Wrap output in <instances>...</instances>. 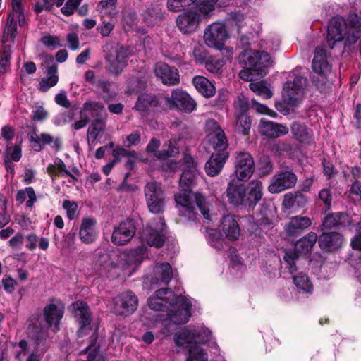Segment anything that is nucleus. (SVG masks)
Listing matches in <instances>:
<instances>
[{"mask_svg":"<svg viewBox=\"0 0 361 361\" xmlns=\"http://www.w3.org/2000/svg\"><path fill=\"white\" fill-rule=\"evenodd\" d=\"M28 138L30 142L31 147L37 152H39L42 149V143L51 144L53 141V137L47 133H42L39 136L35 130L28 133Z\"/></svg>","mask_w":361,"mask_h":361,"instance_id":"nucleus-46","label":"nucleus"},{"mask_svg":"<svg viewBox=\"0 0 361 361\" xmlns=\"http://www.w3.org/2000/svg\"><path fill=\"white\" fill-rule=\"evenodd\" d=\"M99 235L97 221L94 218L84 217L81 220L79 228V238L85 244L94 243Z\"/></svg>","mask_w":361,"mask_h":361,"instance_id":"nucleus-27","label":"nucleus"},{"mask_svg":"<svg viewBox=\"0 0 361 361\" xmlns=\"http://www.w3.org/2000/svg\"><path fill=\"white\" fill-rule=\"evenodd\" d=\"M155 75L167 85H174L179 82V73L177 68L170 67L164 63H157L154 68Z\"/></svg>","mask_w":361,"mask_h":361,"instance_id":"nucleus-31","label":"nucleus"},{"mask_svg":"<svg viewBox=\"0 0 361 361\" xmlns=\"http://www.w3.org/2000/svg\"><path fill=\"white\" fill-rule=\"evenodd\" d=\"M11 55V48L8 45H5L0 55V75L6 73Z\"/></svg>","mask_w":361,"mask_h":361,"instance_id":"nucleus-53","label":"nucleus"},{"mask_svg":"<svg viewBox=\"0 0 361 361\" xmlns=\"http://www.w3.org/2000/svg\"><path fill=\"white\" fill-rule=\"evenodd\" d=\"M130 54L129 48L118 47L106 56V59L110 72L115 75L121 73L127 65Z\"/></svg>","mask_w":361,"mask_h":361,"instance_id":"nucleus-24","label":"nucleus"},{"mask_svg":"<svg viewBox=\"0 0 361 361\" xmlns=\"http://www.w3.org/2000/svg\"><path fill=\"white\" fill-rule=\"evenodd\" d=\"M350 222V217L344 213H335L328 215L323 221L325 228H331L336 226H346Z\"/></svg>","mask_w":361,"mask_h":361,"instance_id":"nucleus-42","label":"nucleus"},{"mask_svg":"<svg viewBox=\"0 0 361 361\" xmlns=\"http://www.w3.org/2000/svg\"><path fill=\"white\" fill-rule=\"evenodd\" d=\"M74 316L80 324L78 335L80 337L90 334L92 341L96 340V332L90 326L91 314L87 304L82 301H76L72 305Z\"/></svg>","mask_w":361,"mask_h":361,"instance_id":"nucleus-19","label":"nucleus"},{"mask_svg":"<svg viewBox=\"0 0 361 361\" xmlns=\"http://www.w3.org/2000/svg\"><path fill=\"white\" fill-rule=\"evenodd\" d=\"M13 11L9 13L5 28L3 32L1 42L3 44L12 40L16 35L17 23L20 25V16L23 13L21 8V0H12Z\"/></svg>","mask_w":361,"mask_h":361,"instance_id":"nucleus-21","label":"nucleus"},{"mask_svg":"<svg viewBox=\"0 0 361 361\" xmlns=\"http://www.w3.org/2000/svg\"><path fill=\"white\" fill-rule=\"evenodd\" d=\"M159 102L156 96L152 94H142L138 98L134 109L141 114L148 113L157 107Z\"/></svg>","mask_w":361,"mask_h":361,"instance_id":"nucleus-35","label":"nucleus"},{"mask_svg":"<svg viewBox=\"0 0 361 361\" xmlns=\"http://www.w3.org/2000/svg\"><path fill=\"white\" fill-rule=\"evenodd\" d=\"M235 129L240 133L246 135L250 129V119L247 114H236Z\"/></svg>","mask_w":361,"mask_h":361,"instance_id":"nucleus-51","label":"nucleus"},{"mask_svg":"<svg viewBox=\"0 0 361 361\" xmlns=\"http://www.w3.org/2000/svg\"><path fill=\"white\" fill-rule=\"evenodd\" d=\"M166 105L171 109H178L185 113H191L197 108V103L188 94L181 89H175L171 96L165 99Z\"/></svg>","mask_w":361,"mask_h":361,"instance_id":"nucleus-18","label":"nucleus"},{"mask_svg":"<svg viewBox=\"0 0 361 361\" xmlns=\"http://www.w3.org/2000/svg\"><path fill=\"white\" fill-rule=\"evenodd\" d=\"M32 109V119L35 122H42L48 118L49 113L42 102H35Z\"/></svg>","mask_w":361,"mask_h":361,"instance_id":"nucleus-50","label":"nucleus"},{"mask_svg":"<svg viewBox=\"0 0 361 361\" xmlns=\"http://www.w3.org/2000/svg\"><path fill=\"white\" fill-rule=\"evenodd\" d=\"M136 232L133 220L127 219L114 227L111 240L116 245H124L129 243Z\"/></svg>","mask_w":361,"mask_h":361,"instance_id":"nucleus-22","label":"nucleus"},{"mask_svg":"<svg viewBox=\"0 0 361 361\" xmlns=\"http://www.w3.org/2000/svg\"><path fill=\"white\" fill-rule=\"evenodd\" d=\"M317 240V235L314 232H310L295 243L294 250L286 252L283 259L287 263L290 274H293L296 271V264H298L300 257L311 252Z\"/></svg>","mask_w":361,"mask_h":361,"instance_id":"nucleus-12","label":"nucleus"},{"mask_svg":"<svg viewBox=\"0 0 361 361\" xmlns=\"http://www.w3.org/2000/svg\"><path fill=\"white\" fill-rule=\"evenodd\" d=\"M238 61L245 67L240 71L239 76L245 81H252L255 75L264 77L273 63L268 53L250 49L243 50L239 54Z\"/></svg>","mask_w":361,"mask_h":361,"instance_id":"nucleus-5","label":"nucleus"},{"mask_svg":"<svg viewBox=\"0 0 361 361\" xmlns=\"http://www.w3.org/2000/svg\"><path fill=\"white\" fill-rule=\"evenodd\" d=\"M207 139L211 144L216 154H213L205 164V171L209 176H217L222 170L229 157L226 151L228 140L224 130L214 120L206 123Z\"/></svg>","mask_w":361,"mask_h":361,"instance_id":"nucleus-4","label":"nucleus"},{"mask_svg":"<svg viewBox=\"0 0 361 361\" xmlns=\"http://www.w3.org/2000/svg\"><path fill=\"white\" fill-rule=\"evenodd\" d=\"M115 27L114 21H102L100 25L98 27V30L103 37H109Z\"/></svg>","mask_w":361,"mask_h":361,"instance_id":"nucleus-62","label":"nucleus"},{"mask_svg":"<svg viewBox=\"0 0 361 361\" xmlns=\"http://www.w3.org/2000/svg\"><path fill=\"white\" fill-rule=\"evenodd\" d=\"M312 224L311 219L307 216H293L285 225L284 229L289 236H297L304 232Z\"/></svg>","mask_w":361,"mask_h":361,"instance_id":"nucleus-32","label":"nucleus"},{"mask_svg":"<svg viewBox=\"0 0 361 361\" xmlns=\"http://www.w3.org/2000/svg\"><path fill=\"white\" fill-rule=\"evenodd\" d=\"M86 353H88L87 360H78V361H105L103 357L98 354L97 348L92 344L89 345Z\"/></svg>","mask_w":361,"mask_h":361,"instance_id":"nucleus-61","label":"nucleus"},{"mask_svg":"<svg viewBox=\"0 0 361 361\" xmlns=\"http://www.w3.org/2000/svg\"><path fill=\"white\" fill-rule=\"evenodd\" d=\"M147 248L142 245L135 249L125 250L119 254L118 262L114 268L122 270L125 274L130 275L141 264L145 259L148 257ZM99 264L104 268L109 271L113 268L112 263L108 255H102L99 259Z\"/></svg>","mask_w":361,"mask_h":361,"instance_id":"nucleus-9","label":"nucleus"},{"mask_svg":"<svg viewBox=\"0 0 361 361\" xmlns=\"http://www.w3.org/2000/svg\"><path fill=\"white\" fill-rule=\"evenodd\" d=\"M106 118H96L87 130V140L89 144H94L99 134L104 130Z\"/></svg>","mask_w":361,"mask_h":361,"instance_id":"nucleus-43","label":"nucleus"},{"mask_svg":"<svg viewBox=\"0 0 361 361\" xmlns=\"http://www.w3.org/2000/svg\"><path fill=\"white\" fill-rule=\"evenodd\" d=\"M221 229L230 240H235L240 235L239 226L233 216H224L221 221Z\"/></svg>","mask_w":361,"mask_h":361,"instance_id":"nucleus-37","label":"nucleus"},{"mask_svg":"<svg viewBox=\"0 0 361 361\" xmlns=\"http://www.w3.org/2000/svg\"><path fill=\"white\" fill-rule=\"evenodd\" d=\"M145 195L149 210L153 214H159L164 210L166 198L159 183H148L145 188Z\"/></svg>","mask_w":361,"mask_h":361,"instance_id":"nucleus-16","label":"nucleus"},{"mask_svg":"<svg viewBox=\"0 0 361 361\" xmlns=\"http://www.w3.org/2000/svg\"><path fill=\"white\" fill-rule=\"evenodd\" d=\"M293 137L300 142L310 145L314 142L313 131L306 126L293 122L290 126Z\"/></svg>","mask_w":361,"mask_h":361,"instance_id":"nucleus-34","label":"nucleus"},{"mask_svg":"<svg viewBox=\"0 0 361 361\" xmlns=\"http://www.w3.org/2000/svg\"><path fill=\"white\" fill-rule=\"evenodd\" d=\"M343 237L338 233H324L319 238V245L322 250L327 252L338 249L343 243Z\"/></svg>","mask_w":361,"mask_h":361,"instance_id":"nucleus-33","label":"nucleus"},{"mask_svg":"<svg viewBox=\"0 0 361 361\" xmlns=\"http://www.w3.org/2000/svg\"><path fill=\"white\" fill-rule=\"evenodd\" d=\"M218 0H193L192 7L179 15L176 20L177 26L183 33L195 31L200 23L209 18L215 10Z\"/></svg>","mask_w":361,"mask_h":361,"instance_id":"nucleus-6","label":"nucleus"},{"mask_svg":"<svg viewBox=\"0 0 361 361\" xmlns=\"http://www.w3.org/2000/svg\"><path fill=\"white\" fill-rule=\"evenodd\" d=\"M193 0H168L167 8L173 12H178L190 4L192 5Z\"/></svg>","mask_w":361,"mask_h":361,"instance_id":"nucleus-55","label":"nucleus"},{"mask_svg":"<svg viewBox=\"0 0 361 361\" xmlns=\"http://www.w3.org/2000/svg\"><path fill=\"white\" fill-rule=\"evenodd\" d=\"M173 276L172 268L169 263H157L152 271L145 276L144 286L146 288H152V286L168 285Z\"/></svg>","mask_w":361,"mask_h":361,"instance_id":"nucleus-17","label":"nucleus"},{"mask_svg":"<svg viewBox=\"0 0 361 361\" xmlns=\"http://www.w3.org/2000/svg\"><path fill=\"white\" fill-rule=\"evenodd\" d=\"M206 238L208 243L214 249L221 250L224 248V240L218 230L207 228L206 229Z\"/></svg>","mask_w":361,"mask_h":361,"instance_id":"nucleus-48","label":"nucleus"},{"mask_svg":"<svg viewBox=\"0 0 361 361\" xmlns=\"http://www.w3.org/2000/svg\"><path fill=\"white\" fill-rule=\"evenodd\" d=\"M205 44L214 49H222L226 41L229 38L226 25L221 22H214L209 25L204 32Z\"/></svg>","mask_w":361,"mask_h":361,"instance_id":"nucleus-15","label":"nucleus"},{"mask_svg":"<svg viewBox=\"0 0 361 361\" xmlns=\"http://www.w3.org/2000/svg\"><path fill=\"white\" fill-rule=\"evenodd\" d=\"M7 201L5 197L0 194V228L6 226L10 221V217L6 214Z\"/></svg>","mask_w":361,"mask_h":361,"instance_id":"nucleus-57","label":"nucleus"},{"mask_svg":"<svg viewBox=\"0 0 361 361\" xmlns=\"http://www.w3.org/2000/svg\"><path fill=\"white\" fill-rule=\"evenodd\" d=\"M226 59L219 55L209 56L204 64L205 68L214 75H220L223 73L226 65Z\"/></svg>","mask_w":361,"mask_h":361,"instance_id":"nucleus-41","label":"nucleus"},{"mask_svg":"<svg viewBox=\"0 0 361 361\" xmlns=\"http://www.w3.org/2000/svg\"><path fill=\"white\" fill-rule=\"evenodd\" d=\"M64 307L60 303L49 304L44 308V317L50 328L54 331H59V325L63 316Z\"/></svg>","mask_w":361,"mask_h":361,"instance_id":"nucleus-29","label":"nucleus"},{"mask_svg":"<svg viewBox=\"0 0 361 361\" xmlns=\"http://www.w3.org/2000/svg\"><path fill=\"white\" fill-rule=\"evenodd\" d=\"M235 115L247 114L248 108V99L243 94L239 95L234 102Z\"/></svg>","mask_w":361,"mask_h":361,"instance_id":"nucleus-52","label":"nucleus"},{"mask_svg":"<svg viewBox=\"0 0 361 361\" xmlns=\"http://www.w3.org/2000/svg\"><path fill=\"white\" fill-rule=\"evenodd\" d=\"M95 86L100 89V94L105 102H109L116 98V93L111 90V85L109 82L97 79Z\"/></svg>","mask_w":361,"mask_h":361,"instance_id":"nucleus-49","label":"nucleus"},{"mask_svg":"<svg viewBox=\"0 0 361 361\" xmlns=\"http://www.w3.org/2000/svg\"><path fill=\"white\" fill-rule=\"evenodd\" d=\"M297 271L298 268L296 267V271H294L293 274H291L293 275V283L296 288L300 291L305 293H312L314 288L309 276L303 271Z\"/></svg>","mask_w":361,"mask_h":361,"instance_id":"nucleus-39","label":"nucleus"},{"mask_svg":"<svg viewBox=\"0 0 361 361\" xmlns=\"http://www.w3.org/2000/svg\"><path fill=\"white\" fill-rule=\"evenodd\" d=\"M47 172L53 179L62 174H66L73 180H76V178L66 169L64 162L61 159H56L54 164L47 167Z\"/></svg>","mask_w":361,"mask_h":361,"instance_id":"nucleus-47","label":"nucleus"},{"mask_svg":"<svg viewBox=\"0 0 361 361\" xmlns=\"http://www.w3.org/2000/svg\"><path fill=\"white\" fill-rule=\"evenodd\" d=\"M63 208L66 211L67 217L70 220H73L78 216V207L75 202L66 200L63 202Z\"/></svg>","mask_w":361,"mask_h":361,"instance_id":"nucleus-54","label":"nucleus"},{"mask_svg":"<svg viewBox=\"0 0 361 361\" xmlns=\"http://www.w3.org/2000/svg\"><path fill=\"white\" fill-rule=\"evenodd\" d=\"M250 89L257 96L264 99H269L273 96L271 86L266 81L251 82Z\"/></svg>","mask_w":361,"mask_h":361,"instance_id":"nucleus-45","label":"nucleus"},{"mask_svg":"<svg viewBox=\"0 0 361 361\" xmlns=\"http://www.w3.org/2000/svg\"><path fill=\"white\" fill-rule=\"evenodd\" d=\"M235 174L238 180L247 181L255 171V162L248 152H240L235 158Z\"/></svg>","mask_w":361,"mask_h":361,"instance_id":"nucleus-20","label":"nucleus"},{"mask_svg":"<svg viewBox=\"0 0 361 361\" xmlns=\"http://www.w3.org/2000/svg\"><path fill=\"white\" fill-rule=\"evenodd\" d=\"M26 200V207L32 208L37 201L36 194L32 187H27L24 190V200Z\"/></svg>","mask_w":361,"mask_h":361,"instance_id":"nucleus-63","label":"nucleus"},{"mask_svg":"<svg viewBox=\"0 0 361 361\" xmlns=\"http://www.w3.org/2000/svg\"><path fill=\"white\" fill-rule=\"evenodd\" d=\"M28 334L33 341L34 347L26 358V361H40L47 347V328L42 326L39 319L37 318L32 320L29 324Z\"/></svg>","mask_w":361,"mask_h":361,"instance_id":"nucleus-11","label":"nucleus"},{"mask_svg":"<svg viewBox=\"0 0 361 361\" xmlns=\"http://www.w3.org/2000/svg\"><path fill=\"white\" fill-rule=\"evenodd\" d=\"M181 166L183 173L180 178V189L175 195L179 215L187 221H195L197 216L195 203L205 219L213 220L214 214L210 213V203L201 194L192 192V188L200 175L197 164L190 155L185 154Z\"/></svg>","mask_w":361,"mask_h":361,"instance_id":"nucleus-1","label":"nucleus"},{"mask_svg":"<svg viewBox=\"0 0 361 361\" xmlns=\"http://www.w3.org/2000/svg\"><path fill=\"white\" fill-rule=\"evenodd\" d=\"M212 338L210 330L203 325L183 328L174 335L176 346L188 350L187 361H207L204 350L197 345L209 342Z\"/></svg>","mask_w":361,"mask_h":361,"instance_id":"nucleus-2","label":"nucleus"},{"mask_svg":"<svg viewBox=\"0 0 361 361\" xmlns=\"http://www.w3.org/2000/svg\"><path fill=\"white\" fill-rule=\"evenodd\" d=\"M82 112L90 115L94 119L96 118H106V112L103 104L95 101L86 102L81 109Z\"/></svg>","mask_w":361,"mask_h":361,"instance_id":"nucleus-40","label":"nucleus"},{"mask_svg":"<svg viewBox=\"0 0 361 361\" xmlns=\"http://www.w3.org/2000/svg\"><path fill=\"white\" fill-rule=\"evenodd\" d=\"M176 296L168 288H161L149 298L148 305L152 310L161 312V314H165L167 307H169V302H172L173 298Z\"/></svg>","mask_w":361,"mask_h":361,"instance_id":"nucleus-26","label":"nucleus"},{"mask_svg":"<svg viewBox=\"0 0 361 361\" xmlns=\"http://www.w3.org/2000/svg\"><path fill=\"white\" fill-rule=\"evenodd\" d=\"M113 310L117 314L129 315L135 312L137 307V298L132 292L122 293L114 300Z\"/></svg>","mask_w":361,"mask_h":361,"instance_id":"nucleus-23","label":"nucleus"},{"mask_svg":"<svg viewBox=\"0 0 361 361\" xmlns=\"http://www.w3.org/2000/svg\"><path fill=\"white\" fill-rule=\"evenodd\" d=\"M165 223L162 218L151 220L143 228L140 238L150 247H161L165 241Z\"/></svg>","mask_w":361,"mask_h":361,"instance_id":"nucleus-13","label":"nucleus"},{"mask_svg":"<svg viewBox=\"0 0 361 361\" xmlns=\"http://www.w3.org/2000/svg\"><path fill=\"white\" fill-rule=\"evenodd\" d=\"M74 118L75 112L73 110H68L56 116L54 123L57 126L63 125L73 121Z\"/></svg>","mask_w":361,"mask_h":361,"instance_id":"nucleus-58","label":"nucleus"},{"mask_svg":"<svg viewBox=\"0 0 361 361\" xmlns=\"http://www.w3.org/2000/svg\"><path fill=\"white\" fill-rule=\"evenodd\" d=\"M283 205L286 209L296 208V192H288L283 197Z\"/></svg>","mask_w":361,"mask_h":361,"instance_id":"nucleus-64","label":"nucleus"},{"mask_svg":"<svg viewBox=\"0 0 361 361\" xmlns=\"http://www.w3.org/2000/svg\"><path fill=\"white\" fill-rule=\"evenodd\" d=\"M41 42L44 46L52 49H55L61 46L60 39L56 36H52L50 35H45L42 37Z\"/></svg>","mask_w":361,"mask_h":361,"instance_id":"nucleus-59","label":"nucleus"},{"mask_svg":"<svg viewBox=\"0 0 361 361\" xmlns=\"http://www.w3.org/2000/svg\"><path fill=\"white\" fill-rule=\"evenodd\" d=\"M297 181L296 176L290 171H281L276 174L268 187L271 193H279L286 189L293 188Z\"/></svg>","mask_w":361,"mask_h":361,"instance_id":"nucleus-25","label":"nucleus"},{"mask_svg":"<svg viewBox=\"0 0 361 361\" xmlns=\"http://www.w3.org/2000/svg\"><path fill=\"white\" fill-rule=\"evenodd\" d=\"M302 68L288 73V80L283 85V99L290 106H295L304 97L307 79L301 73Z\"/></svg>","mask_w":361,"mask_h":361,"instance_id":"nucleus-10","label":"nucleus"},{"mask_svg":"<svg viewBox=\"0 0 361 361\" xmlns=\"http://www.w3.org/2000/svg\"><path fill=\"white\" fill-rule=\"evenodd\" d=\"M117 0H102L97 6V11L99 13L101 18H114L118 11L116 9Z\"/></svg>","mask_w":361,"mask_h":361,"instance_id":"nucleus-44","label":"nucleus"},{"mask_svg":"<svg viewBox=\"0 0 361 361\" xmlns=\"http://www.w3.org/2000/svg\"><path fill=\"white\" fill-rule=\"evenodd\" d=\"M226 195L228 202L233 205H255L263 195L262 183L252 180L246 186L238 180L232 179L228 183Z\"/></svg>","mask_w":361,"mask_h":361,"instance_id":"nucleus-7","label":"nucleus"},{"mask_svg":"<svg viewBox=\"0 0 361 361\" xmlns=\"http://www.w3.org/2000/svg\"><path fill=\"white\" fill-rule=\"evenodd\" d=\"M59 82L58 68L56 65H51L46 71V75L39 82V90L46 92L56 85Z\"/></svg>","mask_w":361,"mask_h":361,"instance_id":"nucleus-38","label":"nucleus"},{"mask_svg":"<svg viewBox=\"0 0 361 361\" xmlns=\"http://www.w3.org/2000/svg\"><path fill=\"white\" fill-rule=\"evenodd\" d=\"M192 306L191 298L185 295H176L173 298V301L169 302L165 314L159 315L164 326L161 333L168 336L173 330V324L187 323L191 317Z\"/></svg>","mask_w":361,"mask_h":361,"instance_id":"nucleus-8","label":"nucleus"},{"mask_svg":"<svg viewBox=\"0 0 361 361\" xmlns=\"http://www.w3.org/2000/svg\"><path fill=\"white\" fill-rule=\"evenodd\" d=\"M252 104H253L254 109L259 114L269 115L271 117L276 118L277 114L269 109L266 105L262 104L257 102L255 99H252Z\"/></svg>","mask_w":361,"mask_h":361,"instance_id":"nucleus-60","label":"nucleus"},{"mask_svg":"<svg viewBox=\"0 0 361 361\" xmlns=\"http://www.w3.org/2000/svg\"><path fill=\"white\" fill-rule=\"evenodd\" d=\"M312 68L318 78H313V82L318 87L326 84L329 74L331 71V65L329 61V55L326 49L323 47H318L314 51V56L312 62Z\"/></svg>","mask_w":361,"mask_h":361,"instance_id":"nucleus-14","label":"nucleus"},{"mask_svg":"<svg viewBox=\"0 0 361 361\" xmlns=\"http://www.w3.org/2000/svg\"><path fill=\"white\" fill-rule=\"evenodd\" d=\"M192 84L197 91L204 97H212L216 93V88L213 83L204 76H195L192 79Z\"/></svg>","mask_w":361,"mask_h":361,"instance_id":"nucleus-36","label":"nucleus"},{"mask_svg":"<svg viewBox=\"0 0 361 361\" xmlns=\"http://www.w3.org/2000/svg\"><path fill=\"white\" fill-rule=\"evenodd\" d=\"M180 140V137H173L168 143V150L158 151L156 150L160 146V142L156 138H152L147 146L148 152H154V157L161 160H164L170 156L178 152V146H176L177 142Z\"/></svg>","mask_w":361,"mask_h":361,"instance_id":"nucleus-30","label":"nucleus"},{"mask_svg":"<svg viewBox=\"0 0 361 361\" xmlns=\"http://www.w3.org/2000/svg\"><path fill=\"white\" fill-rule=\"evenodd\" d=\"M207 51L202 46H197L194 48L192 56L197 64H205L208 56Z\"/></svg>","mask_w":361,"mask_h":361,"instance_id":"nucleus-56","label":"nucleus"},{"mask_svg":"<svg viewBox=\"0 0 361 361\" xmlns=\"http://www.w3.org/2000/svg\"><path fill=\"white\" fill-rule=\"evenodd\" d=\"M259 132L269 138H277L286 135L289 128L286 125L262 118L258 126Z\"/></svg>","mask_w":361,"mask_h":361,"instance_id":"nucleus-28","label":"nucleus"},{"mask_svg":"<svg viewBox=\"0 0 361 361\" xmlns=\"http://www.w3.org/2000/svg\"><path fill=\"white\" fill-rule=\"evenodd\" d=\"M361 18L350 15L346 18L337 16L329 22L327 30V42L332 49L336 44L344 47L355 44L360 37Z\"/></svg>","mask_w":361,"mask_h":361,"instance_id":"nucleus-3","label":"nucleus"}]
</instances>
